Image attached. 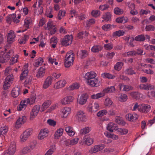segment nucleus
<instances>
[{
	"label": "nucleus",
	"mask_w": 155,
	"mask_h": 155,
	"mask_svg": "<svg viewBox=\"0 0 155 155\" xmlns=\"http://www.w3.org/2000/svg\"><path fill=\"white\" fill-rule=\"evenodd\" d=\"M6 49H5V52L2 51L0 54V63H2L7 62L9 59L10 58L13 53L12 50H9L8 51L6 52Z\"/></svg>",
	"instance_id": "1"
},
{
	"label": "nucleus",
	"mask_w": 155,
	"mask_h": 155,
	"mask_svg": "<svg viewBox=\"0 0 155 155\" xmlns=\"http://www.w3.org/2000/svg\"><path fill=\"white\" fill-rule=\"evenodd\" d=\"M13 79V76L12 74L7 77L3 86V88L4 90H6L10 87Z\"/></svg>",
	"instance_id": "2"
},
{
	"label": "nucleus",
	"mask_w": 155,
	"mask_h": 155,
	"mask_svg": "<svg viewBox=\"0 0 155 155\" xmlns=\"http://www.w3.org/2000/svg\"><path fill=\"white\" fill-rule=\"evenodd\" d=\"M16 151V146L15 142H11L8 150L4 152L3 155H13Z\"/></svg>",
	"instance_id": "3"
},
{
	"label": "nucleus",
	"mask_w": 155,
	"mask_h": 155,
	"mask_svg": "<svg viewBox=\"0 0 155 155\" xmlns=\"http://www.w3.org/2000/svg\"><path fill=\"white\" fill-rule=\"evenodd\" d=\"M72 40L73 38L71 35H67L62 40L61 44L64 46H68L71 44Z\"/></svg>",
	"instance_id": "4"
},
{
	"label": "nucleus",
	"mask_w": 155,
	"mask_h": 155,
	"mask_svg": "<svg viewBox=\"0 0 155 155\" xmlns=\"http://www.w3.org/2000/svg\"><path fill=\"white\" fill-rule=\"evenodd\" d=\"M32 130L31 129H28L25 130L21 135V141L22 142L25 141L32 134Z\"/></svg>",
	"instance_id": "5"
},
{
	"label": "nucleus",
	"mask_w": 155,
	"mask_h": 155,
	"mask_svg": "<svg viewBox=\"0 0 155 155\" xmlns=\"http://www.w3.org/2000/svg\"><path fill=\"white\" fill-rule=\"evenodd\" d=\"M87 83L88 85L93 87H97L100 85V82L97 78H92L87 80Z\"/></svg>",
	"instance_id": "6"
},
{
	"label": "nucleus",
	"mask_w": 155,
	"mask_h": 155,
	"mask_svg": "<svg viewBox=\"0 0 155 155\" xmlns=\"http://www.w3.org/2000/svg\"><path fill=\"white\" fill-rule=\"evenodd\" d=\"M151 110L150 106L146 104H141L138 108L139 111L142 112L147 113Z\"/></svg>",
	"instance_id": "7"
},
{
	"label": "nucleus",
	"mask_w": 155,
	"mask_h": 155,
	"mask_svg": "<svg viewBox=\"0 0 155 155\" xmlns=\"http://www.w3.org/2000/svg\"><path fill=\"white\" fill-rule=\"evenodd\" d=\"M15 35L14 32L12 30L9 31L8 34L7 38L8 43L9 44H11L15 41Z\"/></svg>",
	"instance_id": "8"
},
{
	"label": "nucleus",
	"mask_w": 155,
	"mask_h": 155,
	"mask_svg": "<svg viewBox=\"0 0 155 155\" xmlns=\"http://www.w3.org/2000/svg\"><path fill=\"white\" fill-rule=\"evenodd\" d=\"M88 109L89 111L96 112L99 109V104L96 103L90 104L88 107Z\"/></svg>",
	"instance_id": "9"
},
{
	"label": "nucleus",
	"mask_w": 155,
	"mask_h": 155,
	"mask_svg": "<svg viewBox=\"0 0 155 155\" xmlns=\"http://www.w3.org/2000/svg\"><path fill=\"white\" fill-rule=\"evenodd\" d=\"M76 117L79 121H85L87 120L84 113L81 111L78 112Z\"/></svg>",
	"instance_id": "10"
},
{
	"label": "nucleus",
	"mask_w": 155,
	"mask_h": 155,
	"mask_svg": "<svg viewBox=\"0 0 155 155\" xmlns=\"http://www.w3.org/2000/svg\"><path fill=\"white\" fill-rule=\"evenodd\" d=\"M48 130L47 129L45 128L41 129L38 136V139L42 140L48 135Z\"/></svg>",
	"instance_id": "11"
},
{
	"label": "nucleus",
	"mask_w": 155,
	"mask_h": 155,
	"mask_svg": "<svg viewBox=\"0 0 155 155\" xmlns=\"http://www.w3.org/2000/svg\"><path fill=\"white\" fill-rule=\"evenodd\" d=\"M40 108V106L38 105L35 106L30 113V118H34L37 116Z\"/></svg>",
	"instance_id": "12"
},
{
	"label": "nucleus",
	"mask_w": 155,
	"mask_h": 155,
	"mask_svg": "<svg viewBox=\"0 0 155 155\" xmlns=\"http://www.w3.org/2000/svg\"><path fill=\"white\" fill-rule=\"evenodd\" d=\"M105 146V145L103 144L95 145L91 148L90 151V153H95L100 151L102 150Z\"/></svg>",
	"instance_id": "13"
},
{
	"label": "nucleus",
	"mask_w": 155,
	"mask_h": 155,
	"mask_svg": "<svg viewBox=\"0 0 155 155\" xmlns=\"http://www.w3.org/2000/svg\"><path fill=\"white\" fill-rule=\"evenodd\" d=\"M138 87L140 89L146 90H151L154 88V86L149 84H141L138 85Z\"/></svg>",
	"instance_id": "14"
},
{
	"label": "nucleus",
	"mask_w": 155,
	"mask_h": 155,
	"mask_svg": "<svg viewBox=\"0 0 155 155\" xmlns=\"http://www.w3.org/2000/svg\"><path fill=\"white\" fill-rule=\"evenodd\" d=\"M126 119L130 121H134L137 120L138 117V115L135 113L128 114L126 116Z\"/></svg>",
	"instance_id": "15"
},
{
	"label": "nucleus",
	"mask_w": 155,
	"mask_h": 155,
	"mask_svg": "<svg viewBox=\"0 0 155 155\" xmlns=\"http://www.w3.org/2000/svg\"><path fill=\"white\" fill-rule=\"evenodd\" d=\"M107 130L110 132H113L114 130H117V125L113 123H109L107 127Z\"/></svg>",
	"instance_id": "16"
},
{
	"label": "nucleus",
	"mask_w": 155,
	"mask_h": 155,
	"mask_svg": "<svg viewBox=\"0 0 155 155\" xmlns=\"http://www.w3.org/2000/svg\"><path fill=\"white\" fill-rule=\"evenodd\" d=\"M73 99L72 96H67L66 97L62 99L61 102L63 104H70L73 101Z\"/></svg>",
	"instance_id": "17"
},
{
	"label": "nucleus",
	"mask_w": 155,
	"mask_h": 155,
	"mask_svg": "<svg viewBox=\"0 0 155 155\" xmlns=\"http://www.w3.org/2000/svg\"><path fill=\"white\" fill-rule=\"evenodd\" d=\"M20 94V88L18 87H14L12 91V96L14 98L17 97Z\"/></svg>",
	"instance_id": "18"
},
{
	"label": "nucleus",
	"mask_w": 155,
	"mask_h": 155,
	"mask_svg": "<svg viewBox=\"0 0 155 155\" xmlns=\"http://www.w3.org/2000/svg\"><path fill=\"white\" fill-rule=\"evenodd\" d=\"M26 120V117L25 116H22L20 117L17 120L16 123L15 127L16 128H19L20 125L24 124Z\"/></svg>",
	"instance_id": "19"
},
{
	"label": "nucleus",
	"mask_w": 155,
	"mask_h": 155,
	"mask_svg": "<svg viewBox=\"0 0 155 155\" xmlns=\"http://www.w3.org/2000/svg\"><path fill=\"white\" fill-rule=\"evenodd\" d=\"M96 76V74L95 73L94 71H91L88 72L84 76V78L86 79L89 80L95 78Z\"/></svg>",
	"instance_id": "20"
},
{
	"label": "nucleus",
	"mask_w": 155,
	"mask_h": 155,
	"mask_svg": "<svg viewBox=\"0 0 155 155\" xmlns=\"http://www.w3.org/2000/svg\"><path fill=\"white\" fill-rule=\"evenodd\" d=\"M52 80V79L51 77H48L44 82L43 85V87L45 89H46L51 84Z\"/></svg>",
	"instance_id": "21"
},
{
	"label": "nucleus",
	"mask_w": 155,
	"mask_h": 155,
	"mask_svg": "<svg viewBox=\"0 0 155 155\" xmlns=\"http://www.w3.org/2000/svg\"><path fill=\"white\" fill-rule=\"evenodd\" d=\"M74 54L72 51L71 50L67 53L65 57V59L68 60L70 59V61H74Z\"/></svg>",
	"instance_id": "22"
},
{
	"label": "nucleus",
	"mask_w": 155,
	"mask_h": 155,
	"mask_svg": "<svg viewBox=\"0 0 155 155\" xmlns=\"http://www.w3.org/2000/svg\"><path fill=\"white\" fill-rule=\"evenodd\" d=\"M88 98V95L87 94H83L81 95L80 99L79 100V103L81 104H85Z\"/></svg>",
	"instance_id": "23"
},
{
	"label": "nucleus",
	"mask_w": 155,
	"mask_h": 155,
	"mask_svg": "<svg viewBox=\"0 0 155 155\" xmlns=\"http://www.w3.org/2000/svg\"><path fill=\"white\" fill-rule=\"evenodd\" d=\"M71 111V109L70 107H65L61 109V112L64 115V117H66L70 113Z\"/></svg>",
	"instance_id": "24"
},
{
	"label": "nucleus",
	"mask_w": 155,
	"mask_h": 155,
	"mask_svg": "<svg viewBox=\"0 0 155 155\" xmlns=\"http://www.w3.org/2000/svg\"><path fill=\"white\" fill-rule=\"evenodd\" d=\"M45 73V69L41 67L39 68L38 72L36 74V77L38 78L43 77Z\"/></svg>",
	"instance_id": "25"
},
{
	"label": "nucleus",
	"mask_w": 155,
	"mask_h": 155,
	"mask_svg": "<svg viewBox=\"0 0 155 155\" xmlns=\"http://www.w3.org/2000/svg\"><path fill=\"white\" fill-rule=\"evenodd\" d=\"M78 56L81 59H84L87 57L88 55V51L86 50H81L79 52Z\"/></svg>",
	"instance_id": "26"
},
{
	"label": "nucleus",
	"mask_w": 155,
	"mask_h": 155,
	"mask_svg": "<svg viewBox=\"0 0 155 155\" xmlns=\"http://www.w3.org/2000/svg\"><path fill=\"white\" fill-rule=\"evenodd\" d=\"M128 21V18L126 17H121L117 18L116 21L119 23H125Z\"/></svg>",
	"instance_id": "27"
},
{
	"label": "nucleus",
	"mask_w": 155,
	"mask_h": 155,
	"mask_svg": "<svg viewBox=\"0 0 155 155\" xmlns=\"http://www.w3.org/2000/svg\"><path fill=\"white\" fill-rule=\"evenodd\" d=\"M111 14L110 12H106L105 13L103 16L102 18L104 20L106 21H110L111 20Z\"/></svg>",
	"instance_id": "28"
},
{
	"label": "nucleus",
	"mask_w": 155,
	"mask_h": 155,
	"mask_svg": "<svg viewBox=\"0 0 155 155\" xmlns=\"http://www.w3.org/2000/svg\"><path fill=\"white\" fill-rule=\"evenodd\" d=\"M63 130L61 128H60L55 132L54 135V138L55 139H58L62 134Z\"/></svg>",
	"instance_id": "29"
},
{
	"label": "nucleus",
	"mask_w": 155,
	"mask_h": 155,
	"mask_svg": "<svg viewBox=\"0 0 155 155\" xmlns=\"http://www.w3.org/2000/svg\"><path fill=\"white\" fill-rule=\"evenodd\" d=\"M43 62V60L41 58H39L35 61L33 64L34 66L35 67H37L41 65Z\"/></svg>",
	"instance_id": "30"
},
{
	"label": "nucleus",
	"mask_w": 155,
	"mask_h": 155,
	"mask_svg": "<svg viewBox=\"0 0 155 155\" xmlns=\"http://www.w3.org/2000/svg\"><path fill=\"white\" fill-rule=\"evenodd\" d=\"M101 77L104 78H107L109 79H114L115 76L109 73H104L101 74Z\"/></svg>",
	"instance_id": "31"
},
{
	"label": "nucleus",
	"mask_w": 155,
	"mask_h": 155,
	"mask_svg": "<svg viewBox=\"0 0 155 155\" xmlns=\"http://www.w3.org/2000/svg\"><path fill=\"white\" fill-rule=\"evenodd\" d=\"M91 130V127H87L81 129L80 131V133L82 135L88 133Z\"/></svg>",
	"instance_id": "32"
},
{
	"label": "nucleus",
	"mask_w": 155,
	"mask_h": 155,
	"mask_svg": "<svg viewBox=\"0 0 155 155\" xmlns=\"http://www.w3.org/2000/svg\"><path fill=\"white\" fill-rule=\"evenodd\" d=\"M102 48L103 47L101 45H95L92 47L91 50L94 52H97L101 50Z\"/></svg>",
	"instance_id": "33"
},
{
	"label": "nucleus",
	"mask_w": 155,
	"mask_h": 155,
	"mask_svg": "<svg viewBox=\"0 0 155 155\" xmlns=\"http://www.w3.org/2000/svg\"><path fill=\"white\" fill-rule=\"evenodd\" d=\"M66 84V81L64 80H61L56 83V88H59L64 87Z\"/></svg>",
	"instance_id": "34"
},
{
	"label": "nucleus",
	"mask_w": 155,
	"mask_h": 155,
	"mask_svg": "<svg viewBox=\"0 0 155 155\" xmlns=\"http://www.w3.org/2000/svg\"><path fill=\"white\" fill-rule=\"evenodd\" d=\"M26 102V101H25L23 102L21 101L20 103V104L17 107V109L18 111H21L25 109L26 107V105L25 104Z\"/></svg>",
	"instance_id": "35"
},
{
	"label": "nucleus",
	"mask_w": 155,
	"mask_h": 155,
	"mask_svg": "<svg viewBox=\"0 0 155 155\" xmlns=\"http://www.w3.org/2000/svg\"><path fill=\"white\" fill-rule=\"evenodd\" d=\"M146 39L144 35H139L136 36L134 39V40L138 41H143Z\"/></svg>",
	"instance_id": "36"
},
{
	"label": "nucleus",
	"mask_w": 155,
	"mask_h": 155,
	"mask_svg": "<svg viewBox=\"0 0 155 155\" xmlns=\"http://www.w3.org/2000/svg\"><path fill=\"white\" fill-rule=\"evenodd\" d=\"M130 95L134 98L138 99L140 98L142 94L137 91H134L131 92L130 93Z\"/></svg>",
	"instance_id": "37"
},
{
	"label": "nucleus",
	"mask_w": 155,
	"mask_h": 155,
	"mask_svg": "<svg viewBox=\"0 0 155 155\" xmlns=\"http://www.w3.org/2000/svg\"><path fill=\"white\" fill-rule=\"evenodd\" d=\"M80 87L79 84L77 83H74L70 86L68 88V90L70 91L74 89H78Z\"/></svg>",
	"instance_id": "38"
},
{
	"label": "nucleus",
	"mask_w": 155,
	"mask_h": 155,
	"mask_svg": "<svg viewBox=\"0 0 155 155\" xmlns=\"http://www.w3.org/2000/svg\"><path fill=\"white\" fill-rule=\"evenodd\" d=\"M125 73L126 74L130 75L136 74V72L131 68L126 69L125 71Z\"/></svg>",
	"instance_id": "39"
},
{
	"label": "nucleus",
	"mask_w": 155,
	"mask_h": 155,
	"mask_svg": "<svg viewBox=\"0 0 155 155\" xmlns=\"http://www.w3.org/2000/svg\"><path fill=\"white\" fill-rule=\"evenodd\" d=\"M18 57V55H15L14 57H12L9 61V64L10 65H13L15 63L17 62Z\"/></svg>",
	"instance_id": "40"
},
{
	"label": "nucleus",
	"mask_w": 155,
	"mask_h": 155,
	"mask_svg": "<svg viewBox=\"0 0 155 155\" xmlns=\"http://www.w3.org/2000/svg\"><path fill=\"white\" fill-rule=\"evenodd\" d=\"M28 72L27 70H25L21 73L20 76V80L22 81L24 80L25 78L27 77Z\"/></svg>",
	"instance_id": "41"
},
{
	"label": "nucleus",
	"mask_w": 155,
	"mask_h": 155,
	"mask_svg": "<svg viewBox=\"0 0 155 155\" xmlns=\"http://www.w3.org/2000/svg\"><path fill=\"white\" fill-rule=\"evenodd\" d=\"M124 33L125 32L123 30H119L114 32L113 35L114 36H120L123 35Z\"/></svg>",
	"instance_id": "42"
},
{
	"label": "nucleus",
	"mask_w": 155,
	"mask_h": 155,
	"mask_svg": "<svg viewBox=\"0 0 155 155\" xmlns=\"http://www.w3.org/2000/svg\"><path fill=\"white\" fill-rule=\"evenodd\" d=\"M104 96V94L102 93H99L96 94L91 95V97L93 99H98Z\"/></svg>",
	"instance_id": "43"
},
{
	"label": "nucleus",
	"mask_w": 155,
	"mask_h": 155,
	"mask_svg": "<svg viewBox=\"0 0 155 155\" xmlns=\"http://www.w3.org/2000/svg\"><path fill=\"white\" fill-rule=\"evenodd\" d=\"M123 65V63L121 62H117L116 64L114 65V69L117 71L120 70Z\"/></svg>",
	"instance_id": "44"
},
{
	"label": "nucleus",
	"mask_w": 155,
	"mask_h": 155,
	"mask_svg": "<svg viewBox=\"0 0 155 155\" xmlns=\"http://www.w3.org/2000/svg\"><path fill=\"white\" fill-rule=\"evenodd\" d=\"M124 55L125 56H135L136 55V51H129L127 53H124Z\"/></svg>",
	"instance_id": "45"
},
{
	"label": "nucleus",
	"mask_w": 155,
	"mask_h": 155,
	"mask_svg": "<svg viewBox=\"0 0 155 155\" xmlns=\"http://www.w3.org/2000/svg\"><path fill=\"white\" fill-rule=\"evenodd\" d=\"M32 78L31 76H27L26 78L25 82V85H31V84Z\"/></svg>",
	"instance_id": "46"
},
{
	"label": "nucleus",
	"mask_w": 155,
	"mask_h": 155,
	"mask_svg": "<svg viewBox=\"0 0 155 155\" xmlns=\"http://www.w3.org/2000/svg\"><path fill=\"white\" fill-rule=\"evenodd\" d=\"M51 104V101L50 100H48L45 102L42 105L43 109L45 110Z\"/></svg>",
	"instance_id": "47"
},
{
	"label": "nucleus",
	"mask_w": 155,
	"mask_h": 155,
	"mask_svg": "<svg viewBox=\"0 0 155 155\" xmlns=\"http://www.w3.org/2000/svg\"><path fill=\"white\" fill-rule=\"evenodd\" d=\"M115 89L114 86H111L110 87H108L104 90L105 92H113L115 91Z\"/></svg>",
	"instance_id": "48"
},
{
	"label": "nucleus",
	"mask_w": 155,
	"mask_h": 155,
	"mask_svg": "<svg viewBox=\"0 0 155 155\" xmlns=\"http://www.w3.org/2000/svg\"><path fill=\"white\" fill-rule=\"evenodd\" d=\"M133 89V87L130 85H124V87L122 91H128L130 90H132Z\"/></svg>",
	"instance_id": "49"
},
{
	"label": "nucleus",
	"mask_w": 155,
	"mask_h": 155,
	"mask_svg": "<svg viewBox=\"0 0 155 155\" xmlns=\"http://www.w3.org/2000/svg\"><path fill=\"white\" fill-rule=\"evenodd\" d=\"M73 61H70V59L69 60L65 59V66L66 68H68L70 67L71 65H72L73 63Z\"/></svg>",
	"instance_id": "50"
},
{
	"label": "nucleus",
	"mask_w": 155,
	"mask_h": 155,
	"mask_svg": "<svg viewBox=\"0 0 155 155\" xmlns=\"http://www.w3.org/2000/svg\"><path fill=\"white\" fill-rule=\"evenodd\" d=\"M114 13L116 15H120L123 13V10L122 9L118 7L116 8L114 10Z\"/></svg>",
	"instance_id": "51"
},
{
	"label": "nucleus",
	"mask_w": 155,
	"mask_h": 155,
	"mask_svg": "<svg viewBox=\"0 0 155 155\" xmlns=\"http://www.w3.org/2000/svg\"><path fill=\"white\" fill-rule=\"evenodd\" d=\"M31 21L30 19L26 18L25 20L24 26L27 29L29 28V26L31 23Z\"/></svg>",
	"instance_id": "52"
},
{
	"label": "nucleus",
	"mask_w": 155,
	"mask_h": 155,
	"mask_svg": "<svg viewBox=\"0 0 155 155\" xmlns=\"http://www.w3.org/2000/svg\"><path fill=\"white\" fill-rule=\"evenodd\" d=\"M65 13V12L64 11H59L57 17L58 18L59 20L61 19L64 16Z\"/></svg>",
	"instance_id": "53"
},
{
	"label": "nucleus",
	"mask_w": 155,
	"mask_h": 155,
	"mask_svg": "<svg viewBox=\"0 0 155 155\" xmlns=\"http://www.w3.org/2000/svg\"><path fill=\"white\" fill-rule=\"evenodd\" d=\"M85 142L87 145L90 146L93 143V140L90 137H87L86 138Z\"/></svg>",
	"instance_id": "54"
},
{
	"label": "nucleus",
	"mask_w": 155,
	"mask_h": 155,
	"mask_svg": "<svg viewBox=\"0 0 155 155\" xmlns=\"http://www.w3.org/2000/svg\"><path fill=\"white\" fill-rule=\"evenodd\" d=\"M113 102L109 98H106L105 100V105L107 106H111Z\"/></svg>",
	"instance_id": "55"
},
{
	"label": "nucleus",
	"mask_w": 155,
	"mask_h": 155,
	"mask_svg": "<svg viewBox=\"0 0 155 155\" xmlns=\"http://www.w3.org/2000/svg\"><path fill=\"white\" fill-rule=\"evenodd\" d=\"M119 133L121 135H124L126 134L128 131L126 129L119 128L118 130Z\"/></svg>",
	"instance_id": "56"
},
{
	"label": "nucleus",
	"mask_w": 155,
	"mask_h": 155,
	"mask_svg": "<svg viewBox=\"0 0 155 155\" xmlns=\"http://www.w3.org/2000/svg\"><path fill=\"white\" fill-rule=\"evenodd\" d=\"M104 47L106 50H110L113 48V45L111 43L105 44Z\"/></svg>",
	"instance_id": "57"
},
{
	"label": "nucleus",
	"mask_w": 155,
	"mask_h": 155,
	"mask_svg": "<svg viewBox=\"0 0 155 155\" xmlns=\"http://www.w3.org/2000/svg\"><path fill=\"white\" fill-rule=\"evenodd\" d=\"M47 123L50 125L54 127L55 126L56 123V121L51 119L48 120L47 121Z\"/></svg>",
	"instance_id": "58"
},
{
	"label": "nucleus",
	"mask_w": 155,
	"mask_h": 155,
	"mask_svg": "<svg viewBox=\"0 0 155 155\" xmlns=\"http://www.w3.org/2000/svg\"><path fill=\"white\" fill-rule=\"evenodd\" d=\"M145 29L146 31H153L155 29V28L152 25H147L145 28Z\"/></svg>",
	"instance_id": "59"
},
{
	"label": "nucleus",
	"mask_w": 155,
	"mask_h": 155,
	"mask_svg": "<svg viewBox=\"0 0 155 155\" xmlns=\"http://www.w3.org/2000/svg\"><path fill=\"white\" fill-rule=\"evenodd\" d=\"M107 113V111L105 110H103L98 112L97 114L98 117H101L105 114Z\"/></svg>",
	"instance_id": "60"
},
{
	"label": "nucleus",
	"mask_w": 155,
	"mask_h": 155,
	"mask_svg": "<svg viewBox=\"0 0 155 155\" xmlns=\"http://www.w3.org/2000/svg\"><path fill=\"white\" fill-rule=\"evenodd\" d=\"M86 22L87 25L89 26L94 24L95 22V21L94 19L92 18L90 20H87Z\"/></svg>",
	"instance_id": "61"
},
{
	"label": "nucleus",
	"mask_w": 155,
	"mask_h": 155,
	"mask_svg": "<svg viewBox=\"0 0 155 155\" xmlns=\"http://www.w3.org/2000/svg\"><path fill=\"white\" fill-rule=\"evenodd\" d=\"M91 15L92 16L97 17L100 15V12L98 10L93 11L91 12Z\"/></svg>",
	"instance_id": "62"
},
{
	"label": "nucleus",
	"mask_w": 155,
	"mask_h": 155,
	"mask_svg": "<svg viewBox=\"0 0 155 155\" xmlns=\"http://www.w3.org/2000/svg\"><path fill=\"white\" fill-rule=\"evenodd\" d=\"M61 76V74L58 73H54L52 75V77L53 79H57L59 78Z\"/></svg>",
	"instance_id": "63"
},
{
	"label": "nucleus",
	"mask_w": 155,
	"mask_h": 155,
	"mask_svg": "<svg viewBox=\"0 0 155 155\" xmlns=\"http://www.w3.org/2000/svg\"><path fill=\"white\" fill-rule=\"evenodd\" d=\"M109 8V6L107 4L101 5L99 6V8L102 11L106 10Z\"/></svg>",
	"instance_id": "64"
}]
</instances>
